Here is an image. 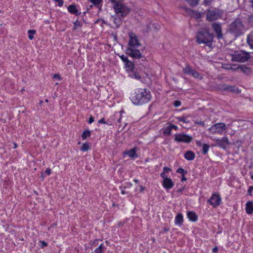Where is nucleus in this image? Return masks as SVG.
<instances>
[{
    "mask_svg": "<svg viewBox=\"0 0 253 253\" xmlns=\"http://www.w3.org/2000/svg\"><path fill=\"white\" fill-rule=\"evenodd\" d=\"M138 47H128L126 50V53L133 58H139L141 57V53L137 49Z\"/></svg>",
    "mask_w": 253,
    "mask_h": 253,
    "instance_id": "9d476101",
    "label": "nucleus"
},
{
    "mask_svg": "<svg viewBox=\"0 0 253 253\" xmlns=\"http://www.w3.org/2000/svg\"><path fill=\"white\" fill-rule=\"evenodd\" d=\"M200 0H186L187 2L192 6H195L197 5Z\"/></svg>",
    "mask_w": 253,
    "mask_h": 253,
    "instance_id": "c85d7f7f",
    "label": "nucleus"
},
{
    "mask_svg": "<svg viewBox=\"0 0 253 253\" xmlns=\"http://www.w3.org/2000/svg\"><path fill=\"white\" fill-rule=\"evenodd\" d=\"M89 144L87 142H85L83 144L81 150L84 152L87 151L89 149Z\"/></svg>",
    "mask_w": 253,
    "mask_h": 253,
    "instance_id": "bb28decb",
    "label": "nucleus"
},
{
    "mask_svg": "<svg viewBox=\"0 0 253 253\" xmlns=\"http://www.w3.org/2000/svg\"><path fill=\"white\" fill-rule=\"evenodd\" d=\"M183 222V216L181 213H178L175 216L174 223L175 225L181 226Z\"/></svg>",
    "mask_w": 253,
    "mask_h": 253,
    "instance_id": "a211bd4d",
    "label": "nucleus"
},
{
    "mask_svg": "<svg viewBox=\"0 0 253 253\" xmlns=\"http://www.w3.org/2000/svg\"><path fill=\"white\" fill-rule=\"evenodd\" d=\"M184 117H178V118H177V120H178V122L179 123V124H180L181 126H183V124H182L181 123H182V122H183V119H184Z\"/></svg>",
    "mask_w": 253,
    "mask_h": 253,
    "instance_id": "c03bdc74",
    "label": "nucleus"
},
{
    "mask_svg": "<svg viewBox=\"0 0 253 253\" xmlns=\"http://www.w3.org/2000/svg\"><path fill=\"white\" fill-rule=\"evenodd\" d=\"M238 69L246 74H249L250 72V69L245 66H240Z\"/></svg>",
    "mask_w": 253,
    "mask_h": 253,
    "instance_id": "cd10ccee",
    "label": "nucleus"
},
{
    "mask_svg": "<svg viewBox=\"0 0 253 253\" xmlns=\"http://www.w3.org/2000/svg\"><path fill=\"white\" fill-rule=\"evenodd\" d=\"M225 68L227 69H235L236 68H233L231 66H230V67H225Z\"/></svg>",
    "mask_w": 253,
    "mask_h": 253,
    "instance_id": "69168bd1",
    "label": "nucleus"
},
{
    "mask_svg": "<svg viewBox=\"0 0 253 253\" xmlns=\"http://www.w3.org/2000/svg\"><path fill=\"white\" fill-rule=\"evenodd\" d=\"M202 152L204 154H206L208 152L209 149V146L206 144H203L201 145Z\"/></svg>",
    "mask_w": 253,
    "mask_h": 253,
    "instance_id": "c756f323",
    "label": "nucleus"
},
{
    "mask_svg": "<svg viewBox=\"0 0 253 253\" xmlns=\"http://www.w3.org/2000/svg\"><path fill=\"white\" fill-rule=\"evenodd\" d=\"M187 216L189 220L192 222L197 221L198 216L195 211H189L187 212Z\"/></svg>",
    "mask_w": 253,
    "mask_h": 253,
    "instance_id": "f3484780",
    "label": "nucleus"
},
{
    "mask_svg": "<svg viewBox=\"0 0 253 253\" xmlns=\"http://www.w3.org/2000/svg\"><path fill=\"white\" fill-rule=\"evenodd\" d=\"M213 39V35L210 34L209 31L205 29L200 32L197 36V41L199 43H207L210 42Z\"/></svg>",
    "mask_w": 253,
    "mask_h": 253,
    "instance_id": "7ed1b4c3",
    "label": "nucleus"
},
{
    "mask_svg": "<svg viewBox=\"0 0 253 253\" xmlns=\"http://www.w3.org/2000/svg\"><path fill=\"white\" fill-rule=\"evenodd\" d=\"M169 230V227H164V231L165 232H167Z\"/></svg>",
    "mask_w": 253,
    "mask_h": 253,
    "instance_id": "e2e57ef3",
    "label": "nucleus"
},
{
    "mask_svg": "<svg viewBox=\"0 0 253 253\" xmlns=\"http://www.w3.org/2000/svg\"><path fill=\"white\" fill-rule=\"evenodd\" d=\"M181 105V103L180 101H176L174 102V105L176 106V107H178V106H179L180 105Z\"/></svg>",
    "mask_w": 253,
    "mask_h": 253,
    "instance_id": "603ef678",
    "label": "nucleus"
},
{
    "mask_svg": "<svg viewBox=\"0 0 253 253\" xmlns=\"http://www.w3.org/2000/svg\"><path fill=\"white\" fill-rule=\"evenodd\" d=\"M161 177L163 179V180H166V179L169 178V177H168V175L166 174V173L162 172L160 174Z\"/></svg>",
    "mask_w": 253,
    "mask_h": 253,
    "instance_id": "ea45409f",
    "label": "nucleus"
},
{
    "mask_svg": "<svg viewBox=\"0 0 253 253\" xmlns=\"http://www.w3.org/2000/svg\"><path fill=\"white\" fill-rule=\"evenodd\" d=\"M212 27L217 35L218 39H221L222 38V34L220 25L217 23H214L212 25Z\"/></svg>",
    "mask_w": 253,
    "mask_h": 253,
    "instance_id": "dca6fc26",
    "label": "nucleus"
},
{
    "mask_svg": "<svg viewBox=\"0 0 253 253\" xmlns=\"http://www.w3.org/2000/svg\"><path fill=\"white\" fill-rule=\"evenodd\" d=\"M207 203L211 205L213 208H216L221 205V198L219 195L214 193L207 200Z\"/></svg>",
    "mask_w": 253,
    "mask_h": 253,
    "instance_id": "0eeeda50",
    "label": "nucleus"
},
{
    "mask_svg": "<svg viewBox=\"0 0 253 253\" xmlns=\"http://www.w3.org/2000/svg\"><path fill=\"white\" fill-rule=\"evenodd\" d=\"M90 135V132L89 130H85L82 134V138L83 140L86 139L87 138L89 137Z\"/></svg>",
    "mask_w": 253,
    "mask_h": 253,
    "instance_id": "393cba45",
    "label": "nucleus"
},
{
    "mask_svg": "<svg viewBox=\"0 0 253 253\" xmlns=\"http://www.w3.org/2000/svg\"><path fill=\"white\" fill-rule=\"evenodd\" d=\"M120 57L122 59V60L125 63L128 61V58L124 55H122L120 56Z\"/></svg>",
    "mask_w": 253,
    "mask_h": 253,
    "instance_id": "4c0bfd02",
    "label": "nucleus"
},
{
    "mask_svg": "<svg viewBox=\"0 0 253 253\" xmlns=\"http://www.w3.org/2000/svg\"><path fill=\"white\" fill-rule=\"evenodd\" d=\"M44 174H46V175H49L51 174V169L49 168H47L45 170Z\"/></svg>",
    "mask_w": 253,
    "mask_h": 253,
    "instance_id": "de8ad7c7",
    "label": "nucleus"
},
{
    "mask_svg": "<svg viewBox=\"0 0 253 253\" xmlns=\"http://www.w3.org/2000/svg\"><path fill=\"white\" fill-rule=\"evenodd\" d=\"M220 17L219 11L216 10H209L207 14V18L209 21L216 20Z\"/></svg>",
    "mask_w": 253,
    "mask_h": 253,
    "instance_id": "ddd939ff",
    "label": "nucleus"
},
{
    "mask_svg": "<svg viewBox=\"0 0 253 253\" xmlns=\"http://www.w3.org/2000/svg\"><path fill=\"white\" fill-rule=\"evenodd\" d=\"M185 158H194L195 154L191 151H188L184 154Z\"/></svg>",
    "mask_w": 253,
    "mask_h": 253,
    "instance_id": "b1692460",
    "label": "nucleus"
},
{
    "mask_svg": "<svg viewBox=\"0 0 253 253\" xmlns=\"http://www.w3.org/2000/svg\"><path fill=\"white\" fill-rule=\"evenodd\" d=\"M114 8L116 14L121 16L122 18L128 15L130 11L129 7L121 3H116L114 6Z\"/></svg>",
    "mask_w": 253,
    "mask_h": 253,
    "instance_id": "20e7f679",
    "label": "nucleus"
},
{
    "mask_svg": "<svg viewBox=\"0 0 253 253\" xmlns=\"http://www.w3.org/2000/svg\"><path fill=\"white\" fill-rule=\"evenodd\" d=\"M184 189V187L181 188H179V189H178L177 190V193H181V192H182L183 191Z\"/></svg>",
    "mask_w": 253,
    "mask_h": 253,
    "instance_id": "052dcab7",
    "label": "nucleus"
},
{
    "mask_svg": "<svg viewBox=\"0 0 253 253\" xmlns=\"http://www.w3.org/2000/svg\"><path fill=\"white\" fill-rule=\"evenodd\" d=\"M229 55L232 60L234 61L245 62L249 58V55L248 53L243 51H234L230 53Z\"/></svg>",
    "mask_w": 253,
    "mask_h": 253,
    "instance_id": "f03ea898",
    "label": "nucleus"
},
{
    "mask_svg": "<svg viewBox=\"0 0 253 253\" xmlns=\"http://www.w3.org/2000/svg\"><path fill=\"white\" fill-rule=\"evenodd\" d=\"M36 33V31L34 30H29L28 31V38L30 40L34 39V36Z\"/></svg>",
    "mask_w": 253,
    "mask_h": 253,
    "instance_id": "a878e982",
    "label": "nucleus"
},
{
    "mask_svg": "<svg viewBox=\"0 0 253 253\" xmlns=\"http://www.w3.org/2000/svg\"><path fill=\"white\" fill-rule=\"evenodd\" d=\"M172 129L170 126H168L167 127H166L164 128L163 129V133L167 135H169L171 133Z\"/></svg>",
    "mask_w": 253,
    "mask_h": 253,
    "instance_id": "7c9ffc66",
    "label": "nucleus"
},
{
    "mask_svg": "<svg viewBox=\"0 0 253 253\" xmlns=\"http://www.w3.org/2000/svg\"><path fill=\"white\" fill-rule=\"evenodd\" d=\"M170 170H171V169L170 168L167 167H165L163 168V171L162 172L167 173H169Z\"/></svg>",
    "mask_w": 253,
    "mask_h": 253,
    "instance_id": "a19ab883",
    "label": "nucleus"
},
{
    "mask_svg": "<svg viewBox=\"0 0 253 253\" xmlns=\"http://www.w3.org/2000/svg\"><path fill=\"white\" fill-rule=\"evenodd\" d=\"M214 141L216 142V145L224 149L229 148L232 145V143L229 142L227 137H224L222 138H215L214 139Z\"/></svg>",
    "mask_w": 253,
    "mask_h": 253,
    "instance_id": "6e6552de",
    "label": "nucleus"
},
{
    "mask_svg": "<svg viewBox=\"0 0 253 253\" xmlns=\"http://www.w3.org/2000/svg\"><path fill=\"white\" fill-rule=\"evenodd\" d=\"M151 97V92L149 90L137 88L131 93L130 99L133 104L140 105L150 101Z\"/></svg>",
    "mask_w": 253,
    "mask_h": 253,
    "instance_id": "f257e3e1",
    "label": "nucleus"
},
{
    "mask_svg": "<svg viewBox=\"0 0 253 253\" xmlns=\"http://www.w3.org/2000/svg\"><path fill=\"white\" fill-rule=\"evenodd\" d=\"M244 30V27L241 22L239 20H236L232 23L230 28V31L235 36L239 35L242 33Z\"/></svg>",
    "mask_w": 253,
    "mask_h": 253,
    "instance_id": "39448f33",
    "label": "nucleus"
},
{
    "mask_svg": "<svg viewBox=\"0 0 253 253\" xmlns=\"http://www.w3.org/2000/svg\"><path fill=\"white\" fill-rule=\"evenodd\" d=\"M125 189H126V188H125V187H124L123 186V185H122V186H120V190H121V193H122V194H123V195H125V194H126V191H125Z\"/></svg>",
    "mask_w": 253,
    "mask_h": 253,
    "instance_id": "a18cd8bd",
    "label": "nucleus"
},
{
    "mask_svg": "<svg viewBox=\"0 0 253 253\" xmlns=\"http://www.w3.org/2000/svg\"><path fill=\"white\" fill-rule=\"evenodd\" d=\"M74 29H78L81 27V23L79 21H76L74 23Z\"/></svg>",
    "mask_w": 253,
    "mask_h": 253,
    "instance_id": "c9c22d12",
    "label": "nucleus"
},
{
    "mask_svg": "<svg viewBox=\"0 0 253 253\" xmlns=\"http://www.w3.org/2000/svg\"><path fill=\"white\" fill-rule=\"evenodd\" d=\"M191 76H193V77H194L195 78H197V79H201L202 78V77L200 75V74L194 70H193Z\"/></svg>",
    "mask_w": 253,
    "mask_h": 253,
    "instance_id": "f704fd0d",
    "label": "nucleus"
},
{
    "mask_svg": "<svg viewBox=\"0 0 253 253\" xmlns=\"http://www.w3.org/2000/svg\"><path fill=\"white\" fill-rule=\"evenodd\" d=\"M98 247L102 250L105 249V247L104 246L103 244L100 245V246Z\"/></svg>",
    "mask_w": 253,
    "mask_h": 253,
    "instance_id": "0e129e2a",
    "label": "nucleus"
},
{
    "mask_svg": "<svg viewBox=\"0 0 253 253\" xmlns=\"http://www.w3.org/2000/svg\"><path fill=\"white\" fill-rule=\"evenodd\" d=\"M253 192V186H249L248 191H247V194L249 196H252Z\"/></svg>",
    "mask_w": 253,
    "mask_h": 253,
    "instance_id": "e433bc0d",
    "label": "nucleus"
},
{
    "mask_svg": "<svg viewBox=\"0 0 253 253\" xmlns=\"http://www.w3.org/2000/svg\"><path fill=\"white\" fill-rule=\"evenodd\" d=\"M193 139L191 136L184 133L176 134L174 136V140L178 142L188 143Z\"/></svg>",
    "mask_w": 253,
    "mask_h": 253,
    "instance_id": "1a4fd4ad",
    "label": "nucleus"
},
{
    "mask_svg": "<svg viewBox=\"0 0 253 253\" xmlns=\"http://www.w3.org/2000/svg\"><path fill=\"white\" fill-rule=\"evenodd\" d=\"M212 0H204V3L206 5H208L211 1Z\"/></svg>",
    "mask_w": 253,
    "mask_h": 253,
    "instance_id": "13d9d810",
    "label": "nucleus"
},
{
    "mask_svg": "<svg viewBox=\"0 0 253 253\" xmlns=\"http://www.w3.org/2000/svg\"><path fill=\"white\" fill-rule=\"evenodd\" d=\"M183 71L184 73L191 75L193 70L190 67L187 66L184 69Z\"/></svg>",
    "mask_w": 253,
    "mask_h": 253,
    "instance_id": "2f4dec72",
    "label": "nucleus"
},
{
    "mask_svg": "<svg viewBox=\"0 0 253 253\" xmlns=\"http://www.w3.org/2000/svg\"><path fill=\"white\" fill-rule=\"evenodd\" d=\"M129 76L132 78L137 80L140 79L141 78L140 74L136 72H134L133 70L129 72Z\"/></svg>",
    "mask_w": 253,
    "mask_h": 253,
    "instance_id": "5701e85b",
    "label": "nucleus"
},
{
    "mask_svg": "<svg viewBox=\"0 0 253 253\" xmlns=\"http://www.w3.org/2000/svg\"><path fill=\"white\" fill-rule=\"evenodd\" d=\"M67 9L71 14H75L76 15H79L81 14V12H79L77 6L74 4L69 5L67 7Z\"/></svg>",
    "mask_w": 253,
    "mask_h": 253,
    "instance_id": "6ab92c4d",
    "label": "nucleus"
},
{
    "mask_svg": "<svg viewBox=\"0 0 253 253\" xmlns=\"http://www.w3.org/2000/svg\"><path fill=\"white\" fill-rule=\"evenodd\" d=\"M137 156L136 148L125 151L123 152V157H124L134 158Z\"/></svg>",
    "mask_w": 253,
    "mask_h": 253,
    "instance_id": "2eb2a0df",
    "label": "nucleus"
},
{
    "mask_svg": "<svg viewBox=\"0 0 253 253\" xmlns=\"http://www.w3.org/2000/svg\"><path fill=\"white\" fill-rule=\"evenodd\" d=\"M176 172L178 173H180L182 174V175H185L186 174H187V171L185 170L184 169H183L182 168H179L176 170Z\"/></svg>",
    "mask_w": 253,
    "mask_h": 253,
    "instance_id": "473e14b6",
    "label": "nucleus"
},
{
    "mask_svg": "<svg viewBox=\"0 0 253 253\" xmlns=\"http://www.w3.org/2000/svg\"><path fill=\"white\" fill-rule=\"evenodd\" d=\"M196 123L197 124H198V125H200V126H205L204 122L200 121V122H196Z\"/></svg>",
    "mask_w": 253,
    "mask_h": 253,
    "instance_id": "6e6d98bb",
    "label": "nucleus"
},
{
    "mask_svg": "<svg viewBox=\"0 0 253 253\" xmlns=\"http://www.w3.org/2000/svg\"><path fill=\"white\" fill-rule=\"evenodd\" d=\"M246 211L249 214L253 213V202L252 201H249L246 203Z\"/></svg>",
    "mask_w": 253,
    "mask_h": 253,
    "instance_id": "aec40b11",
    "label": "nucleus"
},
{
    "mask_svg": "<svg viewBox=\"0 0 253 253\" xmlns=\"http://www.w3.org/2000/svg\"><path fill=\"white\" fill-rule=\"evenodd\" d=\"M125 66L126 70L128 73L131 71L134 68V65L133 63L129 60L125 63Z\"/></svg>",
    "mask_w": 253,
    "mask_h": 253,
    "instance_id": "412c9836",
    "label": "nucleus"
},
{
    "mask_svg": "<svg viewBox=\"0 0 253 253\" xmlns=\"http://www.w3.org/2000/svg\"><path fill=\"white\" fill-rule=\"evenodd\" d=\"M209 129L212 134L221 135L226 129V126L223 123H216L211 126Z\"/></svg>",
    "mask_w": 253,
    "mask_h": 253,
    "instance_id": "423d86ee",
    "label": "nucleus"
},
{
    "mask_svg": "<svg viewBox=\"0 0 253 253\" xmlns=\"http://www.w3.org/2000/svg\"><path fill=\"white\" fill-rule=\"evenodd\" d=\"M170 127H171V129H177L178 127L176 126L173 125H169Z\"/></svg>",
    "mask_w": 253,
    "mask_h": 253,
    "instance_id": "5fc2aeb1",
    "label": "nucleus"
},
{
    "mask_svg": "<svg viewBox=\"0 0 253 253\" xmlns=\"http://www.w3.org/2000/svg\"><path fill=\"white\" fill-rule=\"evenodd\" d=\"M113 21H114V23L117 26L119 25L120 24V23H121V20L120 19H118L117 18H114Z\"/></svg>",
    "mask_w": 253,
    "mask_h": 253,
    "instance_id": "37998d69",
    "label": "nucleus"
},
{
    "mask_svg": "<svg viewBox=\"0 0 253 253\" xmlns=\"http://www.w3.org/2000/svg\"><path fill=\"white\" fill-rule=\"evenodd\" d=\"M182 123L188 124L190 123V121L188 119H187V118L184 117Z\"/></svg>",
    "mask_w": 253,
    "mask_h": 253,
    "instance_id": "4d7b16f0",
    "label": "nucleus"
},
{
    "mask_svg": "<svg viewBox=\"0 0 253 253\" xmlns=\"http://www.w3.org/2000/svg\"><path fill=\"white\" fill-rule=\"evenodd\" d=\"M53 78L54 79H57L58 81H60L61 80V78L59 76V75L58 74H54L53 76Z\"/></svg>",
    "mask_w": 253,
    "mask_h": 253,
    "instance_id": "8fccbe9b",
    "label": "nucleus"
},
{
    "mask_svg": "<svg viewBox=\"0 0 253 253\" xmlns=\"http://www.w3.org/2000/svg\"><path fill=\"white\" fill-rule=\"evenodd\" d=\"M39 246L42 248L43 249L44 247L47 246L48 244L46 242L44 241L40 240L39 242Z\"/></svg>",
    "mask_w": 253,
    "mask_h": 253,
    "instance_id": "72a5a7b5",
    "label": "nucleus"
},
{
    "mask_svg": "<svg viewBox=\"0 0 253 253\" xmlns=\"http://www.w3.org/2000/svg\"><path fill=\"white\" fill-rule=\"evenodd\" d=\"M193 16L196 18H200L202 15V13L196 11L193 12Z\"/></svg>",
    "mask_w": 253,
    "mask_h": 253,
    "instance_id": "58836bf2",
    "label": "nucleus"
},
{
    "mask_svg": "<svg viewBox=\"0 0 253 253\" xmlns=\"http://www.w3.org/2000/svg\"><path fill=\"white\" fill-rule=\"evenodd\" d=\"M139 187H140V192H143V190H144V189H145V187H144L143 186H142V185H140V186H139Z\"/></svg>",
    "mask_w": 253,
    "mask_h": 253,
    "instance_id": "bf43d9fd",
    "label": "nucleus"
},
{
    "mask_svg": "<svg viewBox=\"0 0 253 253\" xmlns=\"http://www.w3.org/2000/svg\"><path fill=\"white\" fill-rule=\"evenodd\" d=\"M187 178L185 177V175H182L181 181H186Z\"/></svg>",
    "mask_w": 253,
    "mask_h": 253,
    "instance_id": "680f3d73",
    "label": "nucleus"
},
{
    "mask_svg": "<svg viewBox=\"0 0 253 253\" xmlns=\"http://www.w3.org/2000/svg\"><path fill=\"white\" fill-rule=\"evenodd\" d=\"M94 122V119L92 117H90V118H89V120H88V123L89 124L92 123L93 122Z\"/></svg>",
    "mask_w": 253,
    "mask_h": 253,
    "instance_id": "864d4df0",
    "label": "nucleus"
},
{
    "mask_svg": "<svg viewBox=\"0 0 253 253\" xmlns=\"http://www.w3.org/2000/svg\"><path fill=\"white\" fill-rule=\"evenodd\" d=\"M128 47H139L140 44L136 36L132 33L129 34Z\"/></svg>",
    "mask_w": 253,
    "mask_h": 253,
    "instance_id": "f8f14e48",
    "label": "nucleus"
},
{
    "mask_svg": "<svg viewBox=\"0 0 253 253\" xmlns=\"http://www.w3.org/2000/svg\"><path fill=\"white\" fill-rule=\"evenodd\" d=\"M56 2H58V5L60 7L62 6L63 4V0H54Z\"/></svg>",
    "mask_w": 253,
    "mask_h": 253,
    "instance_id": "49530a36",
    "label": "nucleus"
},
{
    "mask_svg": "<svg viewBox=\"0 0 253 253\" xmlns=\"http://www.w3.org/2000/svg\"><path fill=\"white\" fill-rule=\"evenodd\" d=\"M122 112H119V113H116L115 114L111 117L110 119H108L107 121H105L104 120V118H102L98 121V123L99 124H107L108 125H112L114 122V117H119L118 119V122L120 123L121 122L122 117Z\"/></svg>",
    "mask_w": 253,
    "mask_h": 253,
    "instance_id": "9b49d317",
    "label": "nucleus"
},
{
    "mask_svg": "<svg viewBox=\"0 0 253 253\" xmlns=\"http://www.w3.org/2000/svg\"><path fill=\"white\" fill-rule=\"evenodd\" d=\"M162 185L167 190L171 189L174 186V183L170 178L163 180Z\"/></svg>",
    "mask_w": 253,
    "mask_h": 253,
    "instance_id": "4468645a",
    "label": "nucleus"
},
{
    "mask_svg": "<svg viewBox=\"0 0 253 253\" xmlns=\"http://www.w3.org/2000/svg\"><path fill=\"white\" fill-rule=\"evenodd\" d=\"M247 42L250 46L253 48V31L251 32L248 35Z\"/></svg>",
    "mask_w": 253,
    "mask_h": 253,
    "instance_id": "4be33fe9",
    "label": "nucleus"
},
{
    "mask_svg": "<svg viewBox=\"0 0 253 253\" xmlns=\"http://www.w3.org/2000/svg\"><path fill=\"white\" fill-rule=\"evenodd\" d=\"M94 252L95 253H102V250L98 247L96 249H95V250H94Z\"/></svg>",
    "mask_w": 253,
    "mask_h": 253,
    "instance_id": "09e8293b",
    "label": "nucleus"
},
{
    "mask_svg": "<svg viewBox=\"0 0 253 253\" xmlns=\"http://www.w3.org/2000/svg\"><path fill=\"white\" fill-rule=\"evenodd\" d=\"M132 184L130 182H126L124 183V185L123 186L125 187V188H130L132 186Z\"/></svg>",
    "mask_w": 253,
    "mask_h": 253,
    "instance_id": "79ce46f5",
    "label": "nucleus"
},
{
    "mask_svg": "<svg viewBox=\"0 0 253 253\" xmlns=\"http://www.w3.org/2000/svg\"><path fill=\"white\" fill-rule=\"evenodd\" d=\"M14 148H16L17 147V144L15 143H13Z\"/></svg>",
    "mask_w": 253,
    "mask_h": 253,
    "instance_id": "774afa93",
    "label": "nucleus"
},
{
    "mask_svg": "<svg viewBox=\"0 0 253 253\" xmlns=\"http://www.w3.org/2000/svg\"><path fill=\"white\" fill-rule=\"evenodd\" d=\"M218 251V248L217 246H215L212 250V252L213 253H217Z\"/></svg>",
    "mask_w": 253,
    "mask_h": 253,
    "instance_id": "3c124183",
    "label": "nucleus"
},
{
    "mask_svg": "<svg viewBox=\"0 0 253 253\" xmlns=\"http://www.w3.org/2000/svg\"><path fill=\"white\" fill-rule=\"evenodd\" d=\"M134 181L136 183H139V180L137 179H134Z\"/></svg>",
    "mask_w": 253,
    "mask_h": 253,
    "instance_id": "338daca9",
    "label": "nucleus"
}]
</instances>
